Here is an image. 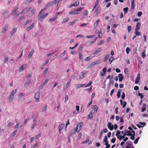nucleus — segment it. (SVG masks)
I'll use <instances>...</instances> for the list:
<instances>
[{
	"mask_svg": "<svg viewBox=\"0 0 148 148\" xmlns=\"http://www.w3.org/2000/svg\"><path fill=\"white\" fill-rule=\"evenodd\" d=\"M47 10L46 8H44L43 9L41 10L39 13V14L38 15V17H39V16H41L42 14Z\"/></svg>",
	"mask_w": 148,
	"mask_h": 148,
	"instance_id": "dca6fc26",
	"label": "nucleus"
},
{
	"mask_svg": "<svg viewBox=\"0 0 148 148\" xmlns=\"http://www.w3.org/2000/svg\"><path fill=\"white\" fill-rule=\"evenodd\" d=\"M48 13L45 14L41 16H39V17H38V18L39 20L42 21V20L44 19L48 15Z\"/></svg>",
	"mask_w": 148,
	"mask_h": 148,
	"instance_id": "0eeeda50",
	"label": "nucleus"
},
{
	"mask_svg": "<svg viewBox=\"0 0 148 148\" xmlns=\"http://www.w3.org/2000/svg\"><path fill=\"white\" fill-rule=\"evenodd\" d=\"M40 96V91H38L36 92L35 95L34 97L35 99L37 100H38L39 99Z\"/></svg>",
	"mask_w": 148,
	"mask_h": 148,
	"instance_id": "423d86ee",
	"label": "nucleus"
},
{
	"mask_svg": "<svg viewBox=\"0 0 148 148\" xmlns=\"http://www.w3.org/2000/svg\"><path fill=\"white\" fill-rule=\"evenodd\" d=\"M25 95V94L24 93H21L19 95V97L21 99V98L22 97L24 96Z\"/></svg>",
	"mask_w": 148,
	"mask_h": 148,
	"instance_id": "79ce46f5",
	"label": "nucleus"
},
{
	"mask_svg": "<svg viewBox=\"0 0 148 148\" xmlns=\"http://www.w3.org/2000/svg\"><path fill=\"white\" fill-rule=\"evenodd\" d=\"M17 91V89H16L15 90H12L11 92V94L10 97L8 98V99L10 102H12L14 98V95L16 93Z\"/></svg>",
	"mask_w": 148,
	"mask_h": 148,
	"instance_id": "f257e3e1",
	"label": "nucleus"
},
{
	"mask_svg": "<svg viewBox=\"0 0 148 148\" xmlns=\"http://www.w3.org/2000/svg\"><path fill=\"white\" fill-rule=\"evenodd\" d=\"M36 125V123L35 122L34 123L32 126V127H31L32 130L35 127Z\"/></svg>",
	"mask_w": 148,
	"mask_h": 148,
	"instance_id": "e2e57ef3",
	"label": "nucleus"
},
{
	"mask_svg": "<svg viewBox=\"0 0 148 148\" xmlns=\"http://www.w3.org/2000/svg\"><path fill=\"white\" fill-rule=\"evenodd\" d=\"M75 10L72 11L70 12L69 13L70 14H75Z\"/></svg>",
	"mask_w": 148,
	"mask_h": 148,
	"instance_id": "de8ad7c7",
	"label": "nucleus"
},
{
	"mask_svg": "<svg viewBox=\"0 0 148 148\" xmlns=\"http://www.w3.org/2000/svg\"><path fill=\"white\" fill-rule=\"evenodd\" d=\"M17 130H15L14 131L12 134V136H14L16 134V133L17 132Z\"/></svg>",
	"mask_w": 148,
	"mask_h": 148,
	"instance_id": "0e129e2a",
	"label": "nucleus"
},
{
	"mask_svg": "<svg viewBox=\"0 0 148 148\" xmlns=\"http://www.w3.org/2000/svg\"><path fill=\"white\" fill-rule=\"evenodd\" d=\"M92 82L91 81H89V83L86 86H85V87L90 86L92 84Z\"/></svg>",
	"mask_w": 148,
	"mask_h": 148,
	"instance_id": "ea45409f",
	"label": "nucleus"
},
{
	"mask_svg": "<svg viewBox=\"0 0 148 148\" xmlns=\"http://www.w3.org/2000/svg\"><path fill=\"white\" fill-rule=\"evenodd\" d=\"M71 83V80L70 79L69 81H68L67 84H66L65 86H64V89H66L69 86V84Z\"/></svg>",
	"mask_w": 148,
	"mask_h": 148,
	"instance_id": "4be33fe9",
	"label": "nucleus"
},
{
	"mask_svg": "<svg viewBox=\"0 0 148 148\" xmlns=\"http://www.w3.org/2000/svg\"><path fill=\"white\" fill-rule=\"evenodd\" d=\"M17 28H15L11 31V34L12 35H13L17 31Z\"/></svg>",
	"mask_w": 148,
	"mask_h": 148,
	"instance_id": "cd10ccee",
	"label": "nucleus"
},
{
	"mask_svg": "<svg viewBox=\"0 0 148 148\" xmlns=\"http://www.w3.org/2000/svg\"><path fill=\"white\" fill-rule=\"evenodd\" d=\"M83 122H80L75 128V132H78L81 130L83 125Z\"/></svg>",
	"mask_w": 148,
	"mask_h": 148,
	"instance_id": "f03ea898",
	"label": "nucleus"
},
{
	"mask_svg": "<svg viewBox=\"0 0 148 148\" xmlns=\"http://www.w3.org/2000/svg\"><path fill=\"white\" fill-rule=\"evenodd\" d=\"M101 50H102L101 48H99L96 50L95 53H97L101 51Z\"/></svg>",
	"mask_w": 148,
	"mask_h": 148,
	"instance_id": "8fccbe9b",
	"label": "nucleus"
},
{
	"mask_svg": "<svg viewBox=\"0 0 148 148\" xmlns=\"http://www.w3.org/2000/svg\"><path fill=\"white\" fill-rule=\"evenodd\" d=\"M31 7H29L24 9L21 12V14H23L27 12L31 9Z\"/></svg>",
	"mask_w": 148,
	"mask_h": 148,
	"instance_id": "20e7f679",
	"label": "nucleus"
},
{
	"mask_svg": "<svg viewBox=\"0 0 148 148\" xmlns=\"http://www.w3.org/2000/svg\"><path fill=\"white\" fill-rule=\"evenodd\" d=\"M79 59L80 60L82 59L83 58V55L82 53L80 52L79 54Z\"/></svg>",
	"mask_w": 148,
	"mask_h": 148,
	"instance_id": "58836bf2",
	"label": "nucleus"
},
{
	"mask_svg": "<svg viewBox=\"0 0 148 148\" xmlns=\"http://www.w3.org/2000/svg\"><path fill=\"white\" fill-rule=\"evenodd\" d=\"M18 9V7H17L15 8V9L12 12V14H13Z\"/></svg>",
	"mask_w": 148,
	"mask_h": 148,
	"instance_id": "37998d69",
	"label": "nucleus"
},
{
	"mask_svg": "<svg viewBox=\"0 0 148 148\" xmlns=\"http://www.w3.org/2000/svg\"><path fill=\"white\" fill-rule=\"evenodd\" d=\"M27 65L25 64H23L21 66L20 69L21 71H22L25 68H26L27 67Z\"/></svg>",
	"mask_w": 148,
	"mask_h": 148,
	"instance_id": "412c9836",
	"label": "nucleus"
},
{
	"mask_svg": "<svg viewBox=\"0 0 148 148\" xmlns=\"http://www.w3.org/2000/svg\"><path fill=\"white\" fill-rule=\"evenodd\" d=\"M5 58L4 61V63L6 62L8 60V57L7 56H5Z\"/></svg>",
	"mask_w": 148,
	"mask_h": 148,
	"instance_id": "6e6d98bb",
	"label": "nucleus"
},
{
	"mask_svg": "<svg viewBox=\"0 0 148 148\" xmlns=\"http://www.w3.org/2000/svg\"><path fill=\"white\" fill-rule=\"evenodd\" d=\"M101 8L100 7H97L94 12V14L96 16L100 12Z\"/></svg>",
	"mask_w": 148,
	"mask_h": 148,
	"instance_id": "39448f33",
	"label": "nucleus"
},
{
	"mask_svg": "<svg viewBox=\"0 0 148 148\" xmlns=\"http://www.w3.org/2000/svg\"><path fill=\"white\" fill-rule=\"evenodd\" d=\"M121 131L119 130H118L116 132V136L118 137L119 136V135L121 133Z\"/></svg>",
	"mask_w": 148,
	"mask_h": 148,
	"instance_id": "864d4df0",
	"label": "nucleus"
},
{
	"mask_svg": "<svg viewBox=\"0 0 148 148\" xmlns=\"http://www.w3.org/2000/svg\"><path fill=\"white\" fill-rule=\"evenodd\" d=\"M34 50L33 49H32V51L28 55V58H30L32 57L34 53Z\"/></svg>",
	"mask_w": 148,
	"mask_h": 148,
	"instance_id": "6ab92c4d",
	"label": "nucleus"
},
{
	"mask_svg": "<svg viewBox=\"0 0 148 148\" xmlns=\"http://www.w3.org/2000/svg\"><path fill=\"white\" fill-rule=\"evenodd\" d=\"M88 11L87 10H85L84 12V14H82V15H83V17H84L83 16L84 15L86 16V15H87V14H88Z\"/></svg>",
	"mask_w": 148,
	"mask_h": 148,
	"instance_id": "a19ab883",
	"label": "nucleus"
},
{
	"mask_svg": "<svg viewBox=\"0 0 148 148\" xmlns=\"http://www.w3.org/2000/svg\"><path fill=\"white\" fill-rule=\"evenodd\" d=\"M103 140L104 142L105 143V145H106L108 144V138L106 136L105 137Z\"/></svg>",
	"mask_w": 148,
	"mask_h": 148,
	"instance_id": "5701e85b",
	"label": "nucleus"
},
{
	"mask_svg": "<svg viewBox=\"0 0 148 148\" xmlns=\"http://www.w3.org/2000/svg\"><path fill=\"white\" fill-rule=\"evenodd\" d=\"M8 25H5L4 28L3 29L2 31V33H4L5 31L8 29Z\"/></svg>",
	"mask_w": 148,
	"mask_h": 148,
	"instance_id": "b1692460",
	"label": "nucleus"
},
{
	"mask_svg": "<svg viewBox=\"0 0 148 148\" xmlns=\"http://www.w3.org/2000/svg\"><path fill=\"white\" fill-rule=\"evenodd\" d=\"M118 78H119V81H122L123 79V75L121 74H119L118 75Z\"/></svg>",
	"mask_w": 148,
	"mask_h": 148,
	"instance_id": "a211bd4d",
	"label": "nucleus"
},
{
	"mask_svg": "<svg viewBox=\"0 0 148 148\" xmlns=\"http://www.w3.org/2000/svg\"><path fill=\"white\" fill-rule=\"evenodd\" d=\"M110 54H108L105 57L104 60H103L104 62H106L108 59V58L109 57H110Z\"/></svg>",
	"mask_w": 148,
	"mask_h": 148,
	"instance_id": "72a5a7b5",
	"label": "nucleus"
},
{
	"mask_svg": "<svg viewBox=\"0 0 148 148\" xmlns=\"http://www.w3.org/2000/svg\"><path fill=\"white\" fill-rule=\"evenodd\" d=\"M132 9H133L135 7V5H134V1H132Z\"/></svg>",
	"mask_w": 148,
	"mask_h": 148,
	"instance_id": "603ef678",
	"label": "nucleus"
},
{
	"mask_svg": "<svg viewBox=\"0 0 148 148\" xmlns=\"http://www.w3.org/2000/svg\"><path fill=\"white\" fill-rule=\"evenodd\" d=\"M64 125L63 124H61L59 125L58 128L59 129V132L60 133L61 132V130L64 127Z\"/></svg>",
	"mask_w": 148,
	"mask_h": 148,
	"instance_id": "aec40b11",
	"label": "nucleus"
},
{
	"mask_svg": "<svg viewBox=\"0 0 148 148\" xmlns=\"http://www.w3.org/2000/svg\"><path fill=\"white\" fill-rule=\"evenodd\" d=\"M36 11V9H34L33 10H32L31 11V14L32 15H33Z\"/></svg>",
	"mask_w": 148,
	"mask_h": 148,
	"instance_id": "4c0bfd02",
	"label": "nucleus"
},
{
	"mask_svg": "<svg viewBox=\"0 0 148 148\" xmlns=\"http://www.w3.org/2000/svg\"><path fill=\"white\" fill-rule=\"evenodd\" d=\"M92 57H91L90 56H88L87 57L84 59V60L85 61H88L90 60Z\"/></svg>",
	"mask_w": 148,
	"mask_h": 148,
	"instance_id": "e433bc0d",
	"label": "nucleus"
},
{
	"mask_svg": "<svg viewBox=\"0 0 148 148\" xmlns=\"http://www.w3.org/2000/svg\"><path fill=\"white\" fill-rule=\"evenodd\" d=\"M141 25L140 23V22H138L136 25V28L135 30H139L140 29V27Z\"/></svg>",
	"mask_w": 148,
	"mask_h": 148,
	"instance_id": "2eb2a0df",
	"label": "nucleus"
},
{
	"mask_svg": "<svg viewBox=\"0 0 148 148\" xmlns=\"http://www.w3.org/2000/svg\"><path fill=\"white\" fill-rule=\"evenodd\" d=\"M121 91V90L120 89L117 92V95L118 98H119L120 97Z\"/></svg>",
	"mask_w": 148,
	"mask_h": 148,
	"instance_id": "473e14b6",
	"label": "nucleus"
},
{
	"mask_svg": "<svg viewBox=\"0 0 148 148\" xmlns=\"http://www.w3.org/2000/svg\"><path fill=\"white\" fill-rule=\"evenodd\" d=\"M108 127L110 130H112L114 128V126L112 124V123L110 122H109L107 125Z\"/></svg>",
	"mask_w": 148,
	"mask_h": 148,
	"instance_id": "6e6552de",
	"label": "nucleus"
},
{
	"mask_svg": "<svg viewBox=\"0 0 148 148\" xmlns=\"http://www.w3.org/2000/svg\"><path fill=\"white\" fill-rule=\"evenodd\" d=\"M32 22V21L30 20H28L26 21L24 23V25H26L27 23H31Z\"/></svg>",
	"mask_w": 148,
	"mask_h": 148,
	"instance_id": "a18cd8bd",
	"label": "nucleus"
},
{
	"mask_svg": "<svg viewBox=\"0 0 148 148\" xmlns=\"http://www.w3.org/2000/svg\"><path fill=\"white\" fill-rule=\"evenodd\" d=\"M93 118V115L91 112H90L88 115V119H92Z\"/></svg>",
	"mask_w": 148,
	"mask_h": 148,
	"instance_id": "bb28decb",
	"label": "nucleus"
},
{
	"mask_svg": "<svg viewBox=\"0 0 148 148\" xmlns=\"http://www.w3.org/2000/svg\"><path fill=\"white\" fill-rule=\"evenodd\" d=\"M56 1H55V2H53V3H49V4H47L46 5V7H48L49 6H51L54 3H56L57 2Z\"/></svg>",
	"mask_w": 148,
	"mask_h": 148,
	"instance_id": "f704fd0d",
	"label": "nucleus"
},
{
	"mask_svg": "<svg viewBox=\"0 0 148 148\" xmlns=\"http://www.w3.org/2000/svg\"><path fill=\"white\" fill-rule=\"evenodd\" d=\"M87 73V71H85L84 72H82L81 73V75L80 76V79H82L85 77V75H84Z\"/></svg>",
	"mask_w": 148,
	"mask_h": 148,
	"instance_id": "ddd939ff",
	"label": "nucleus"
},
{
	"mask_svg": "<svg viewBox=\"0 0 148 148\" xmlns=\"http://www.w3.org/2000/svg\"><path fill=\"white\" fill-rule=\"evenodd\" d=\"M104 133H106L108 132V130L106 128H104L101 131Z\"/></svg>",
	"mask_w": 148,
	"mask_h": 148,
	"instance_id": "4d7b16f0",
	"label": "nucleus"
},
{
	"mask_svg": "<svg viewBox=\"0 0 148 148\" xmlns=\"http://www.w3.org/2000/svg\"><path fill=\"white\" fill-rule=\"evenodd\" d=\"M57 18V17H54L52 18H50L49 19V21H54L56 20Z\"/></svg>",
	"mask_w": 148,
	"mask_h": 148,
	"instance_id": "3c124183",
	"label": "nucleus"
},
{
	"mask_svg": "<svg viewBox=\"0 0 148 148\" xmlns=\"http://www.w3.org/2000/svg\"><path fill=\"white\" fill-rule=\"evenodd\" d=\"M114 60V57H111L109 59V63L110 64L112 61Z\"/></svg>",
	"mask_w": 148,
	"mask_h": 148,
	"instance_id": "a878e982",
	"label": "nucleus"
},
{
	"mask_svg": "<svg viewBox=\"0 0 148 148\" xmlns=\"http://www.w3.org/2000/svg\"><path fill=\"white\" fill-rule=\"evenodd\" d=\"M100 21L99 19H98L95 22L94 25V28H96L99 24V22Z\"/></svg>",
	"mask_w": 148,
	"mask_h": 148,
	"instance_id": "9b49d317",
	"label": "nucleus"
},
{
	"mask_svg": "<svg viewBox=\"0 0 148 148\" xmlns=\"http://www.w3.org/2000/svg\"><path fill=\"white\" fill-rule=\"evenodd\" d=\"M25 18V17L24 16H22L20 17L18 19V21L20 22L22 20H23Z\"/></svg>",
	"mask_w": 148,
	"mask_h": 148,
	"instance_id": "7c9ffc66",
	"label": "nucleus"
},
{
	"mask_svg": "<svg viewBox=\"0 0 148 148\" xmlns=\"http://www.w3.org/2000/svg\"><path fill=\"white\" fill-rule=\"evenodd\" d=\"M117 137L118 139H119L120 140H121L125 138V136H122L121 135H120L119 136Z\"/></svg>",
	"mask_w": 148,
	"mask_h": 148,
	"instance_id": "c85d7f7f",
	"label": "nucleus"
},
{
	"mask_svg": "<svg viewBox=\"0 0 148 148\" xmlns=\"http://www.w3.org/2000/svg\"><path fill=\"white\" fill-rule=\"evenodd\" d=\"M48 68H46V69H45V70H44V72H43V73H44L45 75L46 74V73H47V71H48Z\"/></svg>",
	"mask_w": 148,
	"mask_h": 148,
	"instance_id": "69168bd1",
	"label": "nucleus"
},
{
	"mask_svg": "<svg viewBox=\"0 0 148 148\" xmlns=\"http://www.w3.org/2000/svg\"><path fill=\"white\" fill-rule=\"evenodd\" d=\"M125 94L124 92H123L122 93V95L121 96V98L122 99H124L125 98Z\"/></svg>",
	"mask_w": 148,
	"mask_h": 148,
	"instance_id": "774afa93",
	"label": "nucleus"
},
{
	"mask_svg": "<svg viewBox=\"0 0 148 148\" xmlns=\"http://www.w3.org/2000/svg\"><path fill=\"white\" fill-rule=\"evenodd\" d=\"M116 140V139L115 138H113L111 140V142L112 143H114L115 142Z\"/></svg>",
	"mask_w": 148,
	"mask_h": 148,
	"instance_id": "680f3d73",
	"label": "nucleus"
},
{
	"mask_svg": "<svg viewBox=\"0 0 148 148\" xmlns=\"http://www.w3.org/2000/svg\"><path fill=\"white\" fill-rule=\"evenodd\" d=\"M103 36V33L101 30H100L98 36L99 38H101Z\"/></svg>",
	"mask_w": 148,
	"mask_h": 148,
	"instance_id": "c756f323",
	"label": "nucleus"
},
{
	"mask_svg": "<svg viewBox=\"0 0 148 148\" xmlns=\"http://www.w3.org/2000/svg\"><path fill=\"white\" fill-rule=\"evenodd\" d=\"M89 141V139L88 138H87L86 140L85 141H84L82 143L84 144H86L88 143Z\"/></svg>",
	"mask_w": 148,
	"mask_h": 148,
	"instance_id": "13d9d810",
	"label": "nucleus"
},
{
	"mask_svg": "<svg viewBox=\"0 0 148 148\" xmlns=\"http://www.w3.org/2000/svg\"><path fill=\"white\" fill-rule=\"evenodd\" d=\"M140 74H138L137 75V77L135 81V83L136 84H137L138 83L139 80L140 78Z\"/></svg>",
	"mask_w": 148,
	"mask_h": 148,
	"instance_id": "4468645a",
	"label": "nucleus"
},
{
	"mask_svg": "<svg viewBox=\"0 0 148 148\" xmlns=\"http://www.w3.org/2000/svg\"><path fill=\"white\" fill-rule=\"evenodd\" d=\"M128 10V7H126L124 8L123 9V10L124 12H125V13L126 14V12H127Z\"/></svg>",
	"mask_w": 148,
	"mask_h": 148,
	"instance_id": "49530a36",
	"label": "nucleus"
},
{
	"mask_svg": "<svg viewBox=\"0 0 148 148\" xmlns=\"http://www.w3.org/2000/svg\"><path fill=\"white\" fill-rule=\"evenodd\" d=\"M130 48L129 47H127L126 49V53L127 54H129V52H130Z\"/></svg>",
	"mask_w": 148,
	"mask_h": 148,
	"instance_id": "5fc2aeb1",
	"label": "nucleus"
},
{
	"mask_svg": "<svg viewBox=\"0 0 148 148\" xmlns=\"http://www.w3.org/2000/svg\"><path fill=\"white\" fill-rule=\"evenodd\" d=\"M40 136H41V134H40V133H39V134H38L36 136H35V138L38 139V138H39Z\"/></svg>",
	"mask_w": 148,
	"mask_h": 148,
	"instance_id": "052dcab7",
	"label": "nucleus"
},
{
	"mask_svg": "<svg viewBox=\"0 0 148 148\" xmlns=\"http://www.w3.org/2000/svg\"><path fill=\"white\" fill-rule=\"evenodd\" d=\"M83 8L80 7L75 10V14H79L80 12V11L82 10Z\"/></svg>",
	"mask_w": 148,
	"mask_h": 148,
	"instance_id": "9d476101",
	"label": "nucleus"
},
{
	"mask_svg": "<svg viewBox=\"0 0 148 148\" xmlns=\"http://www.w3.org/2000/svg\"><path fill=\"white\" fill-rule=\"evenodd\" d=\"M79 4V1H76L74 4H72L71 5H70L69 6V8H71L72 6H75L77 7L78 6Z\"/></svg>",
	"mask_w": 148,
	"mask_h": 148,
	"instance_id": "1a4fd4ad",
	"label": "nucleus"
},
{
	"mask_svg": "<svg viewBox=\"0 0 148 148\" xmlns=\"http://www.w3.org/2000/svg\"><path fill=\"white\" fill-rule=\"evenodd\" d=\"M100 62V60H98L97 61H94L92 62L88 66V67L91 68L95 64H99Z\"/></svg>",
	"mask_w": 148,
	"mask_h": 148,
	"instance_id": "7ed1b4c3",
	"label": "nucleus"
},
{
	"mask_svg": "<svg viewBox=\"0 0 148 148\" xmlns=\"http://www.w3.org/2000/svg\"><path fill=\"white\" fill-rule=\"evenodd\" d=\"M140 138V137H138L136 140H135L134 141V143L135 144H136L138 142V141Z\"/></svg>",
	"mask_w": 148,
	"mask_h": 148,
	"instance_id": "c03bdc74",
	"label": "nucleus"
},
{
	"mask_svg": "<svg viewBox=\"0 0 148 148\" xmlns=\"http://www.w3.org/2000/svg\"><path fill=\"white\" fill-rule=\"evenodd\" d=\"M138 31V30H135V34L137 36H140V33Z\"/></svg>",
	"mask_w": 148,
	"mask_h": 148,
	"instance_id": "2f4dec72",
	"label": "nucleus"
},
{
	"mask_svg": "<svg viewBox=\"0 0 148 148\" xmlns=\"http://www.w3.org/2000/svg\"><path fill=\"white\" fill-rule=\"evenodd\" d=\"M132 27L130 25H129L127 27V30L128 32H130L131 29Z\"/></svg>",
	"mask_w": 148,
	"mask_h": 148,
	"instance_id": "09e8293b",
	"label": "nucleus"
},
{
	"mask_svg": "<svg viewBox=\"0 0 148 148\" xmlns=\"http://www.w3.org/2000/svg\"><path fill=\"white\" fill-rule=\"evenodd\" d=\"M98 108L97 107V105H95L94 106L93 109L92 110V112L93 113H95L96 112H97L98 110Z\"/></svg>",
	"mask_w": 148,
	"mask_h": 148,
	"instance_id": "f8f14e48",
	"label": "nucleus"
},
{
	"mask_svg": "<svg viewBox=\"0 0 148 148\" xmlns=\"http://www.w3.org/2000/svg\"><path fill=\"white\" fill-rule=\"evenodd\" d=\"M47 109V106L46 105L44 106L42 110V111L43 112H44Z\"/></svg>",
	"mask_w": 148,
	"mask_h": 148,
	"instance_id": "338daca9",
	"label": "nucleus"
},
{
	"mask_svg": "<svg viewBox=\"0 0 148 148\" xmlns=\"http://www.w3.org/2000/svg\"><path fill=\"white\" fill-rule=\"evenodd\" d=\"M84 85H85V84H76V88H80L81 87H83Z\"/></svg>",
	"mask_w": 148,
	"mask_h": 148,
	"instance_id": "393cba45",
	"label": "nucleus"
},
{
	"mask_svg": "<svg viewBox=\"0 0 148 148\" xmlns=\"http://www.w3.org/2000/svg\"><path fill=\"white\" fill-rule=\"evenodd\" d=\"M145 56L146 54H145V51H144L142 53V57L143 58L145 57Z\"/></svg>",
	"mask_w": 148,
	"mask_h": 148,
	"instance_id": "bf43d9fd",
	"label": "nucleus"
},
{
	"mask_svg": "<svg viewBox=\"0 0 148 148\" xmlns=\"http://www.w3.org/2000/svg\"><path fill=\"white\" fill-rule=\"evenodd\" d=\"M126 133H127V134H126V135L127 136H130L132 135L131 132L130 131L126 130Z\"/></svg>",
	"mask_w": 148,
	"mask_h": 148,
	"instance_id": "c9c22d12",
	"label": "nucleus"
},
{
	"mask_svg": "<svg viewBox=\"0 0 148 148\" xmlns=\"http://www.w3.org/2000/svg\"><path fill=\"white\" fill-rule=\"evenodd\" d=\"M34 25V23H32L30 26L28 27L27 29L26 30L29 31L30 30L32 29Z\"/></svg>",
	"mask_w": 148,
	"mask_h": 148,
	"instance_id": "f3484780",
	"label": "nucleus"
}]
</instances>
